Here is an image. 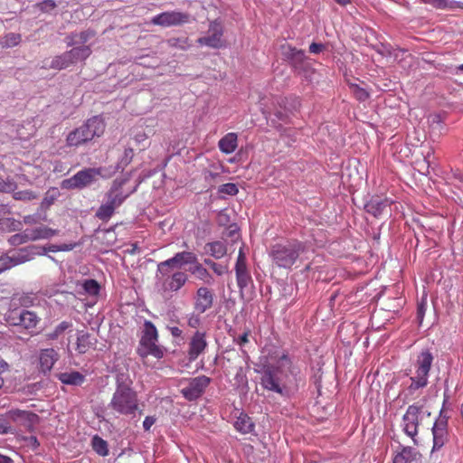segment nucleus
I'll use <instances>...</instances> for the list:
<instances>
[{
	"instance_id": "obj_55",
	"label": "nucleus",
	"mask_w": 463,
	"mask_h": 463,
	"mask_svg": "<svg viewBox=\"0 0 463 463\" xmlns=\"http://www.w3.org/2000/svg\"><path fill=\"white\" fill-rule=\"evenodd\" d=\"M24 222L25 224H33L36 222L35 218L33 215L24 216Z\"/></svg>"
},
{
	"instance_id": "obj_7",
	"label": "nucleus",
	"mask_w": 463,
	"mask_h": 463,
	"mask_svg": "<svg viewBox=\"0 0 463 463\" xmlns=\"http://www.w3.org/2000/svg\"><path fill=\"white\" fill-rule=\"evenodd\" d=\"M433 359V355L429 350H423L419 354L414 363V374L410 378L411 384L407 388L409 394L412 395L419 389L428 385V377Z\"/></svg>"
},
{
	"instance_id": "obj_16",
	"label": "nucleus",
	"mask_w": 463,
	"mask_h": 463,
	"mask_svg": "<svg viewBox=\"0 0 463 463\" xmlns=\"http://www.w3.org/2000/svg\"><path fill=\"white\" fill-rule=\"evenodd\" d=\"M208 346L206 340V333L204 331L196 330L191 336L188 343L187 356L190 362L195 361L202 354L204 353Z\"/></svg>"
},
{
	"instance_id": "obj_23",
	"label": "nucleus",
	"mask_w": 463,
	"mask_h": 463,
	"mask_svg": "<svg viewBox=\"0 0 463 463\" xmlns=\"http://www.w3.org/2000/svg\"><path fill=\"white\" fill-rule=\"evenodd\" d=\"M96 35V32L88 29L80 33H71L65 38L67 46H75L78 44L85 45V43Z\"/></svg>"
},
{
	"instance_id": "obj_14",
	"label": "nucleus",
	"mask_w": 463,
	"mask_h": 463,
	"mask_svg": "<svg viewBox=\"0 0 463 463\" xmlns=\"http://www.w3.org/2000/svg\"><path fill=\"white\" fill-rule=\"evenodd\" d=\"M235 275L238 288L242 292L250 284L252 283V278L247 266V258L241 248L235 263Z\"/></svg>"
},
{
	"instance_id": "obj_44",
	"label": "nucleus",
	"mask_w": 463,
	"mask_h": 463,
	"mask_svg": "<svg viewBox=\"0 0 463 463\" xmlns=\"http://www.w3.org/2000/svg\"><path fill=\"white\" fill-rule=\"evenodd\" d=\"M351 90L356 98V99L360 101H364L369 98V93L363 88L359 87L356 84L351 85Z\"/></svg>"
},
{
	"instance_id": "obj_25",
	"label": "nucleus",
	"mask_w": 463,
	"mask_h": 463,
	"mask_svg": "<svg viewBox=\"0 0 463 463\" xmlns=\"http://www.w3.org/2000/svg\"><path fill=\"white\" fill-rule=\"evenodd\" d=\"M59 381L63 384L80 386L85 382V375L78 371L60 373L57 375Z\"/></svg>"
},
{
	"instance_id": "obj_4",
	"label": "nucleus",
	"mask_w": 463,
	"mask_h": 463,
	"mask_svg": "<svg viewBox=\"0 0 463 463\" xmlns=\"http://www.w3.org/2000/svg\"><path fill=\"white\" fill-rule=\"evenodd\" d=\"M305 250L306 246L302 241H288L284 243L273 245L269 251V257L279 268L290 269Z\"/></svg>"
},
{
	"instance_id": "obj_56",
	"label": "nucleus",
	"mask_w": 463,
	"mask_h": 463,
	"mask_svg": "<svg viewBox=\"0 0 463 463\" xmlns=\"http://www.w3.org/2000/svg\"><path fill=\"white\" fill-rule=\"evenodd\" d=\"M43 251L44 252H47V251L57 252V251H59V248H58V245L52 244L48 247H44Z\"/></svg>"
},
{
	"instance_id": "obj_61",
	"label": "nucleus",
	"mask_w": 463,
	"mask_h": 463,
	"mask_svg": "<svg viewBox=\"0 0 463 463\" xmlns=\"http://www.w3.org/2000/svg\"><path fill=\"white\" fill-rule=\"evenodd\" d=\"M204 263L206 265H208L212 269L213 268V264H214L215 262L213 261L212 260L206 259V260H204Z\"/></svg>"
},
{
	"instance_id": "obj_26",
	"label": "nucleus",
	"mask_w": 463,
	"mask_h": 463,
	"mask_svg": "<svg viewBox=\"0 0 463 463\" xmlns=\"http://www.w3.org/2000/svg\"><path fill=\"white\" fill-rule=\"evenodd\" d=\"M91 52V48L89 45H75L72 49L67 51L72 64L85 61L90 56Z\"/></svg>"
},
{
	"instance_id": "obj_2",
	"label": "nucleus",
	"mask_w": 463,
	"mask_h": 463,
	"mask_svg": "<svg viewBox=\"0 0 463 463\" xmlns=\"http://www.w3.org/2000/svg\"><path fill=\"white\" fill-rule=\"evenodd\" d=\"M276 357H278L276 364L271 362H267L264 364L260 384L268 391L283 394V391L286 389V384L283 381L284 369L290 368L291 361L286 354L277 355Z\"/></svg>"
},
{
	"instance_id": "obj_60",
	"label": "nucleus",
	"mask_w": 463,
	"mask_h": 463,
	"mask_svg": "<svg viewBox=\"0 0 463 463\" xmlns=\"http://www.w3.org/2000/svg\"><path fill=\"white\" fill-rule=\"evenodd\" d=\"M6 432H7V428L4 424L0 423V434H4Z\"/></svg>"
},
{
	"instance_id": "obj_39",
	"label": "nucleus",
	"mask_w": 463,
	"mask_h": 463,
	"mask_svg": "<svg viewBox=\"0 0 463 463\" xmlns=\"http://www.w3.org/2000/svg\"><path fill=\"white\" fill-rule=\"evenodd\" d=\"M17 184L12 178L4 179L0 176V192L2 193H11L16 190Z\"/></svg>"
},
{
	"instance_id": "obj_33",
	"label": "nucleus",
	"mask_w": 463,
	"mask_h": 463,
	"mask_svg": "<svg viewBox=\"0 0 463 463\" xmlns=\"http://www.w3.org/2000/svg\"><path fill=\"white\" fill-rule=\"evenodd\" d=\"M208 252L215 259L222 258L226 252V245L222 241H213L206 244Z\"/></svg>"
},
{
	"instance_id": "obj_48",
	"label": "nucleus",
	"mask_w": 463,
	"mask_h": 463,
	"mask_svg": "<svg viewBox=\"0 0 463 463\" xmlns=\"http://www.w3.org/2000/svg\"><path fill=\"white\" fill-rule=\"evenodd\" d=\"M212 269L218 275V276H222L224 272L227 271V267H223L218 263H214L213 264V268Z\"/></svg>"
},
{
	"instance_id": "obj_19",
	"label": "nucleus",
	"mask_w": 463,
	"mask_h": 463,
	"mask_svg": "<svg viewBox=\"0 0 463 463\" xmlns=\"http://www.w3.org/2000/svg\"><path fill=\"white\" fill-rule=\"evenodd\" d=\"M59 357L58 352L53 348L42 349L39 354L41 371L44 373L51 372Z\"/></svg>"
},
{
	"instance_id": "obj_3",
	"label": "nucleus",
	"mask_w": 463,
	"mask_h": 463,
	"mask_svg": "<svg viewBox=\"0 0 463 463\" xmlns=\"http://www.w3.org/2000/svg\"><path fill=\"white\" fill-rule=\"evenodd\" d=\"M128 183L127 178H116L106 193V202L102 203L96 212L95 216L102 221L108 222L115 213V210L118 208L125 200L135 192V189L124 191V186Z\"/></svg>"
},
{
	"instance_id": "obj_21",
	"label": "nucleus",
	"mask_w": 463,
	"mask_h": 463,
	"mask_svg": "<svg viewBox=\"0 0 463 463\" xmlns=\"http://www.w3.org/2000/svg\"><path fill=\"white\" fill-rule=\"evenodd\" d=\"M392 204V201L384 198L382 199L379 196L373 197L365 205V211L373 215L374 217H378L383 213L386 208L390 207Z\"/></svg>"
},
{
	"instance_id": "obj_51",
	"label": "nucleus",
	"mask_w": 463,
	"mask_h": 463,
	"mask_svg": "<svg viewBox=\"0 0 463 463\" xmlns=\"http://www.w3.org/2000/svg\"><path fill=\"white\" fill-rule=\"evenodd\" d=\"M169 331L174 337H180L183 334V331L177 326L169 327Z\"/></svg>"
},
{
	"instance_id": "obj_17",
	"label": "nucleus",
	"mask_w": 463,
	"mask_h": 463,
	"mask_svg": "<svg viewBox=\"0 0 463 463\" xmlns=\"http://www.w3.org/2000/svg\"><path fill=\"white\" fill-rule=\"evenodd\" d=\"M433 446L431 455L439 451L448 440V420L445 417H439L432 427Z\"/></svg>"
},
{
	"instance_id": "obj_41",
	"label": "nucleus",
	"mask_w": 463,
	"mask_h": 463,
	"mask_svg": "<svg viewBox=\"0 0 463 463\" xmlns=\"http://www.w3.org/2000/svg\"><path fill=\"white\" fill-rule=\"evenodd\" d=\"M34 6L42 13H50L57 7V4L54 0H43Z\"/></svg>"
},
{
	"instance_id": "obj_62",
	"label": "nucleus",
	"mask_w": 463,
	"mask_h": 463,
	"mask_svg": "<svg viewBox=\"0 0 463 463\" xmlns=\"http://www.w3.org/2000/svg\"><path fill=\"white\" fill-rule=\"evenodd\" d=\"M138 141H141V140H145L146 138V136L145 133L141 134V135H137V137H136Z\"/></svg>"
},
{
	"instance_id": "obj_32",
	"label": "nucleus",
	"mask_w": 463,
	"mask_h": 463,
	"mask_svg": "<svg viewBox=\"0 0 463 463\" xmlns=\"http://www.w3.org/2000/svg\"><path fill=\"white\" fill-rule=\"evenodd\" d=\"M71 65H72L71 60L67 52H64L61 55H57L52 60L49 68L61 71L70 67Z\"/></svg>"
},
{
	"instance_id": "obj_37",
	"label": "nucleus",
	"mask_w": 463,
	"mask_h": 463,
	"mask_svg": "<svg viewBox=\"0 0 463 463\" xmlns=\"http://www.w3.org/2000/svg\"><path fill=\"white\" fill-rule=\"evenodd\" d=\"M82 288L88 295L97 297L99 294L100 286L97 280L90 279L83 282Z\"/></svg>"
},
{
	"instance_id": "obj_15",
	"label": "nucleus",
	"mask_w": 463,
	"mask_h": 463,
	"mask_svg": "<svg viewBox=\"0 0 463 463\" xmlns=\"http://www.w3.org/2000/svg\"><path fill=\"white\" fill-rule=\"evenodd\" d=\"M210 383L211 379L205 375L192 378L188 386L181 390V393L186 400L194 401L203 393Z\"/></svg>"
},
{
	"instance_id": "obj_20",
	"label": "nucleus",
	"mask_w": 463,
	"mask_h": 463,
	"mask_svg": "<svg viewBox=\"0 0 463 463\" xmlns=\"http://www.w3.org/2000/svg\"><path fill=\"white\" fill-rule=\"evenodd\" d=\"M197 260V257L194 252L182 251L175 253L172 258L167 259L160 263H164L171 268H181L186 264H194Z\"/></svg>"
},
{
	"instance_id": "obj_64",
	"label": "nucleus",
	"mask_w": 463,
	"mask_h": 463,
	"mask_svg": "<svg viewBox=\"0 0 463 463\" xmlns=\"http://www.w3.org/2000/svg\"><path fill=\"white\" fill-rule=\"evenodd\" d=\"M433 121H437V122H439L440 121V117L439 115H435L433 117Z\"/></svg>"
},
{
	"instance_id": "obj_6",
	"label": "nucleus",
	"mask_w": 463,
	"mask_h": 463,
	"mask_svg": "<svg viewBox=\"0 0 463 463\" xmlns=\"http://www.w3.org/2000/svg\"><path fill=\"white\" fill-rule=\"evenodd\" d=\"M164 263H158L156 273V287L162 294H172L180 290L188 281L184 271L176 270Z\"/></svg>"
},
{
	"instance_id": "obj_28",
	"label": "nucleus",
	"mask_w": 463,
	"mask_h": 463,
	"mask_svg": "<svg viewBox=\"0 0 463 463\" xmlns=\"http://www.w3.org/2000/svg\"><path fill=\"white\" fill-rule=\"evenodd\" d=\"M28 234L29 239H31L32 241H37L41 239H49L58 234V231L42 225L34 229H28Z\"/></svg>"
},
{
	"instance_id": "obj_29",
	"label": "nucleus",
	"mask_w": 463,
	"mask_h": 463,
	"mask_svg": "<svg viewBox=\"0 0 463 463\" xmlns=\"http://www.w3.org/2000/svg\"><path fill=\"white\" fill-rule=\"evenodd\" d=\"M421 3L430 5L437 9L454 10L463 8V3L455 0H422Z\"/></svg>"
},
{
	"instance_id": "obj_30",
	"label": "nucleus",
	"mask_w": 463,
	"mask_h": 463,
	"mask_svg": "<svg viewBox=\"0 0 463 463\" xmlns=\"http://www.w3.org/2000/svg\"><path fill=\"white\" fill-rule=\"evenodd\" d=\"M190 272L195 276L196 279L203 281L206 284H212L213 281V276L210 272L197 260L190 269Z\"/></svg>"
},
{
	"instance_id": "obj_1",
	"label": "nucleus",
	"mask_w": 463,
	"mask_h": 463,
	"mask_svg": "<svg viewBox=\"0 0 463 463\" xmlns=\"http://www.w3.org/2000/svg\"><path fill=\"white\" fill-rule=\"evenodd\" d=\"M117 387L109 403V408L119 415L135 416L138 410L137 392L131 387L128 376L118 375Z\"/></svg>"
},
{
	"instance_id": "obj_58",
	"label": "nucleus",
	"mask_w": 463,
	"mask_h": 463,
	"mask_svg": "<svg viewBox=\"0 0 463 463\" xmlns=\"http://www.w3.org/2000/svg\"><path fill=\"white\" fill-rule=\"evenodd\" d=\"M10 219H0V230H4V225L9 222Z\"/></svg>"
},
{
	"instance_id": "obj_10",
	"label": "nucleus",
	"mask_w": 463,
	"mask_h": 463,
	"mask_svg": "<svg viewBox=\"0 0 463 463\" xmlns=\"http://www.w3.org/2000/svg\"><path fill=\"white\" fill-rule=\"evenodd\" d=\"M424 415L430 417V413L426 411L422 405L412 404L407 408L403 415V430L416 443L415 437L419 432V426L421 423Z\"/></svg>"
},
{
	"instance_id": "obj_35",
	"label": "nucleus",
	"mask_w": 463,
	"mask_h": 463,
	"mask_svg": "<svg viewBox=\"0 0 463 463\" xmlns=\"http://www.w3.org/2000/svg\"><path fill=\"white\" fill-rule=\"evenodd\" d=\"M72 327V323L69 321H62L55 328L46 334V338L48 340H56L60 335H61L66 330Z\"/></svg>"
},
{
	"instance_id": "obj_27",
	"label": "nucleus",
	"mask_w": 463,
	"mask_h": 463,
	"mask_svg": "<svg viewBox=\"0 0 463 463\" xmlns=\"http://www.w3.org/2000/svg\"><path fill=\"white\" fill-rule=\"evenodd\" d=\"M254 427L255 425L252 420L243 412H241L234 421V428L242 434H249L252 432Z\"/></svg>"
},
{
	"instance_id": "obj_49",
	"label": "nucleus",
	"mask_w": 463,
	"mask_h": 463,
	"mask_svg": "<svg viewBox=\"0 0 463 463\" xmlns=\"http://www.w3.org/2000/svg\"><path fill=\"white\" fill-rule=\"evenodd\" d=\"M324 49V45L321 43H312L309 46V52L311 53H319Z\"/></svg>"
},
{
	"instance_id": "obj_45",
	"label": "nucleus",
	"mask_w": 463,
	"mask_h": 463,
	"mask_svg": "<svg viewBox=\"0 0 463 463\" xmlns=\"http://www.w3.org/2000/svg\"><path fill=\"white\" fill-rule=\"evenodd\" d=\"M219 192L229 195H235L238 194L239 189L235 184L227 183L220 186Z\"/></svg>"
},
{
	"instance_id": "obj_50",
	"label": "nucleus",
	"mask_w": 463,
	"mask_h": 463,
	"mask_svg": "<svg viewBox=\"0 0 463 463\" xmlns=\"http://www.w3.org/2000/svg\"><path fill=\"white\" fill-rule=\"evenodd\" d=\"M249 335H250V330H247L246 332H244L241 336H239V338L237 339V344L239 345H243L244 344L248 343L249 342Z\"/></svg>"
},
{
	"instance_id": "obj_52",
	"label": "nucleus",
	"mask_w": 463,
	"mask_h": 463,
	"mask_svg": "<svg viewBox=\"0 0 463 463\" xmlns=\"http://www.w3.org/2000/svg\"><path fill=\"white\" fill-rule=\"evenodd\" d=\"M75 247V244H61V245H58V248H59V251H69V250H71L73 248Z\"/></svg>"
},
{
	"instance_id": "obj_36",
	"label": "nucleus",
	"mask_w": 463,
	"mask_h": 463,
	"mask_svg": "<svg viewBox=\"0 0 463 463\" xmlns=\"http://www.w3.org/2000/svg\"><path fill=\"white\" fill-rule=\"evenodd\" d=\"M21 41L20 33H9L3 37L1 44L3 48H12L17 46Z\"/></svg>"
},
{
	"instance_id": "obj_12",
	"label": "nucleus",
	"mask_w": 463,
	"mask_h": 463,
	"mask_svg": "<svg viewBox=\"0 0 463 463\" xmlns=\"http://www.w3.org/2000/svg\"><path fill=\"white\" fill-rule=\"evenodd\" d=\"M190 22V14L188 13L179 11L163 12L151 20L154 25L162 27L179 26Z\"/></svg>"
},
{
	"instance_id": "obj_31",
	"label": "nucleus",
	"mask_w": 463,
	"mask_h": 463,
	"mask_svg": "<svg viewBox=\"0 0 463 463\" xmlns=\"http://www.w3.org/2000/svg\"><path fill=\"white\" fill-rule=\"evenodd\" d=\"M419 454L411 448L405 447L393 458L392 463H411Z\"/></svg>"
},
{
	"instance_id": "obj_43",
	"label": "nucleus",
	"mask_w": 463,
	"mask_h": 463,
	"mask_svg": "<svg viewBox=\"0 0 463 463\" xmlns=\"http://www.w3.org/2000/svg\"><path fill=\"white\" fill-rule=\"evenodd\" d=\"M195 312L196 311H194L193 313H190L187 316V325L191 328L197 329L202 325V318L200 317V314L198 312L197 313H195Z\"/></svg>"
},
{
	"instance_id": "obj_40",
	"label": "nucleus",
	"mask_w": 463,
	"mask_h": 463,
	"mask_svg": "<svg viewBox=\"0 0 463 463\" xmlns=\"http://www.w3.org/2000/svg\"><path fill=\"white\" fill-rule=\"evenodd\" d=\"M13 193V198L17 201H32L37 197L36 194L31 190H23L18 192H15L14 190Z\"/></svg>"
},
{
	"instance_id": "obj_42",
	"label": "nucleus",
	"mask_w": 463,
	"mask_h": 463,
	"mask_svg": "<svg viewBox=\"0 0 463 463\" xmlns=\"http://www.w3.org/2000/svg\"><path fill=\"white\" fill-rule=\"evenodd\" d=\"M29 241H32V240L29 239L28 229L24 230L21 233L14 234L10 238V242L13 245L23 244Z\"/></svg>"
},
{
	"instance_id": "obj_22",
	"label": "nucleus",
	"mask_w": 463,
	"mask_h": 463,
	"mask_svg": "<svg viewBox=\"0 0 463 463\" xmlns=\"http://www.w3.org/2000/svg\"><path fill=\"white\" fill-rule=\"evenodd\" d=\"M97 338L84 331H80L77 336L76 351L79 354H86L90 349H95L97 345Z\"/></svg>"
},
{
	"instance_id": "obj_8",
	"label": "nucleus",
	"mask_w": 463,
	"mask_h": 463,
	"mask_svg": "<svg viewBox=\"0 0 463 463\" xmlns=\"http://www.w3.org/2000/svg\"><path fill=\"white\" fill-rule=\"evenodd\" d=\"M101 167H89L77 172L73 176L61 182V188L67 190L83 189L97 181L98 176L102 175Z\"/></svg>"
},
{
	"instance_id": "obj_47",
	"label": "nucleus",
	"mask_w": 463,
	"mask_h": 463,
	"mask_svg": "<svg viewBox=\"0 0 463 463\" xmlns=\"http://www.w3.org/2000/svg\"><path fill=\"white\" fill-rule=\"evenodd\" d=\"M425 311H426V303L421 302L420 304L418 305V308H417V317H418V319L420 320V323L422 322L423 317L425 315Z\"/></svg>"
},
{
	"instance_id": "obj_63",
	"label": "nucleus",
	"mask_w": 463,
	"mask_h": 463,
	"mask_svg": "<svg viewBox=\"0 0 463 463\" xmlns=\"http://www.w3.org/2000/svg\"><path fill=\"white\" fill-rule=\"evenodd\" d=\"M25 413H26L25 411H19V410H18V411H14V415H15V416H22V415H24V414H25Z\"/></svg>"
},
{
	"instance_id": "obj_46",
	"label": "nucleus",
	"mask_w": 463,
	"mask_h": 463,
	"mask_svg": "<svg viewBox=\"0 0 463 463\" xmlns=\"http://www.w3.org/2000/svg\"><path fill=\"white\" fill-rule=\"evenodd\" d=\"M156 418L153 416H146L143 421V428L145 430H149L150 428L155 424Z\"/></svg>"
},
{
	"instance_id": "obj_54",
	"label": "nucleus",
	"mask_w": 463,
	"mask_h": 463,
	"mask_svg": "<svg viewBox=\"0 0 463 463\" xmlns=\"http://www.w3.org/2000/svg\"><path fill=\"white\" fill-rule=\"evenodd\" d=\"M290 99L293 101L291 109H299L300 108V99H299V98L294 96V97H290Z\"/></svg>"
},
{
	"instance_id": "obj_53",
	"label": "nucleus",
	"mask_w": 463,
	"mask_h": 463,
	"mask_svg": "<svg viewBox=\"0 0 463 463\" xmlns=\"http://www.w3.org/2000/svg\"><path fill=\"white\" fill-rule=\"evenodd\" d=\"M29 443L33 447V449H37L40 446V443L35 436H30L27 438Z\"/></svg>"
},
{
	"instance_id": "obj_59",
	"label": "nucleus",
	"mask_w": 463,
	"mask_h": 463,
	"mask_svg": "<svg viewBox=\"0 0 463 463\" xmlns=\"http://www.w3.org/2000/svg\"><path fill=\"white\" fill-rule=\"evenodd\" d=\"M335 2L343 6L348 5L350 3V0H335Z\"/></svg>"
},
{
	"instance_id": "obj_57",
	"label": "nucleus",
	"mask_w": 463,
	"mask_h": 463,
	"mask_svg": "<svg viewBox=\"0 0 463 463\" xmlns=\"http://www.w3.org/2000/svg\"><path fill=\"white\" fill-rule=\"evenodd\" d=\"M0 463H14V460L11 458L0 453Z\"/></svg>"
},
{
	"instance_id": "obj_38",
	"label": "nucleus",
	"mask_w": 463,
	"mask_h": 463,
	"mask_svg": "<svg viewBox=\"0 0 463 463\" xmlns=\"http://www.w3.org/2000/svg\"><path fill=\"white\" fill-rule=\"evenodd\" d=\"M167 43L170 47L182 51L188 50L191 47L190 40L187 37L171 38Z\"/></svg>"
},
{
	"instance_id": "obj_5",
	"label": "nucleus",
	"mask_w": 463,
	"mask_h": 463,
	"mask_svg": "<svg viewBox=\"0 0 463 463\" xmlns=\"http://www.w3.org/2000/svg\"><path fill=\"white\" fill-rule=\"evenodd\" d=\"M105 122L99 117L89 118L83 125L71 131L66 137V146L78 147L93 139L94 137H100L105 131Z\"/></svg>"
},
{
	"instance_id": "obj_11",
	"label": "nucleus",
	"mask_w": 463,
	"mask_h": 463,
	"mask_svg": "<svg viewBox=\"0 0 463 463\" xmlns=\"http://www.w3.org/2000/svg\"><path fill=\"white\" fill-rule=\"evenodd\" d=\"M5 320L11 326H21L33 332L37 328L42 319L34 311L16 308L6 315Z\"/></svg>"
},
{
	"instance_id": "obj_9",
	"label": "nucleus",
	"mask_w": 463,
	"mask_h": 463,
	"mask_svg": "<svg viewBox=\"0 0 463 463\" xmlns=\"http://www.w3.org/2000/svg\"><path fill=\"white\" fill-rule=\"evenodd\" d=\"M157 331L156 326L151 322H146L144 335L140 339V346L137 353L142 357L153 355L156 358L163 357V350L156 345Z\"/></svg>"
},
{
	"instance_id": "obj_18",
	"label": "nucleus",
	"mask_w": 463,
	"mask_h": 463,
	"mask_svg": "<svg viewBox=\"0 0 463 463\" xmlns=\"http://www.w3.org/2000/svg\"><path fill=\"white\" fill-rule=\"evenodd\" d=\"M214 294L207 287H200L194 295V309L199 314H203L213 306Z\"/></svg>"
},
{
	"instance_id": "obj_34",
	"label": "nucleus",
	"mask_w": 463,
	"mask_h": 463,
	"mask_svg": "<svg viewBox=\"0 0 463 463\" xmlns=\"http://www.w3.org/2000/svg\"><path fill=\"white\" fill-rule=\"evenodd\" d=\"M93 450L99 456L106 457L109 455L108 443L98 435L94 436L91 441Z\"/></svg>"
},
{
	"instance_id": "obj_13",
	"label": "nucleus",
	"mask_w": 463,
	"mask_h": 463,
	"mask_svg": "<svg viewBox=\"0 0 463 463\" xmlns=\"http://www.w3.org/2000/svg\"><path fill=\"white\" fill-rule=\"evenodd\" d=\"M222 36L223 27L220 22L215 20L210 23L207 35L198 38L197 43L201 46L220 49L225 45Z\"/></svg>"
},
{
	"instance_id": "obj_24",
	"label": "nucleus",
	"mask_w": 463,
	"mask_h": 463,
	"mask_svg": "<svg viewBox=\"0 0 463 463\" xmlns=\"http://www.w3.org/2000/svg\"><path fill=\"white\" fill-rule=\"evenodd\" d=\"M238 146V135L230 132L224 135L218 142V147L223 154L230 155L233 153Z\"/></svg>"
}]
</instances>
